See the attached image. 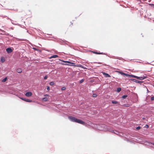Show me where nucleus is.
I'll use <instances>...</instances> for the list:
<instances>
[{"label": "nucleus", "mask_w": 154, "mask_h": 154, "mask_svg": "<svg viewBox=\"0 0 154 154\" xmlns=\"http://www.w3.org/2000/svg\"><path fill=\"white\" fill-rule=\"evenodd\" d=\"M118 69V70H116V72H117L119 74L121 75L124 77H133L137 79L140 80H142L146 79L147 78L146 76H138L132 74H129L128 73H125L122 72V70H119V69Z\"/></svg>", "instance_id": "1"}, {"label": "nucleus", "mask_w": 154, "mask_h": 154, "mask_svg": "<svg viewBox=\"0 0 154 154\" xmlns=\"http://www.w3.org/2000/svg\"><path fill=\"white\" fill-rule=\"evenodd\" d=\"M68 118L72 122H76L83 125H84L85 124V122H84L82 120L78 119L75 117L70 116Z\"/></svg>", "instance_id": "2"}, {"label": "nucleus", "mask_w": 154, "mask_h": 154, "mask_svg": "<svg viewBox=\"0 0 154 154\" xmlns=\"http://www.w3.org/2000/svg\"><path fill=\"white\" fill-rule=\"evenodd\" d=\"M129 81H130L134 82L136 83L140 84H141V83L143 82V81H139L138 80H137L136 79H129Z\"/></svg>", "instance_id": "3"}, {"label": "nucleus", "mask_w": 154, "mask_h": 154, "mask_svg": "<svg viewBox=\"0 0 154 154\" xmlns=\"http://www.w3.org/2000/svg\"><path fill=\"white\" fill-rule=\"evenodd\" d=\"M147 130H145L144 129H142L140 130V132L142 134H143L147 135L149 134V132H147Z\"/></svg>", "instance_id": "4"}, {"label": "nucleus", "mask_w": 154, "mask_h": 154, "mask_svg": "<svg viewBox=\"0 0 154 154\" xmlns=\"http://www.w3.org/2000/svg\"><path fill=\"white\" fill-rule=\"evenodd\" d=\"M145 143H146L147 144H146V145H147L149 146L150 147H151L154 149V147H153L151 145V143H152V142H150L149 140H146L145 141Z\"/></svg>", "instance_id": "5"}, {"label": "nucleus", "mask_w": 154, "mask_h": 154, "mask_svg": "<svg viewBox=\"0 0 154 154\" xmlns=\"http://www.w3.org/2000/svg\"><path fill=\"white\" fill-rule=\"evenodd\" d=\"M25 94L26 96L29 97L31 96L32 95V94L31 92H26Z\"/></svg>", "instance_id": "6"}, {"label": "nucleus", "mask_w": 154, "mask_h": 154, "mask_svg": "<svg viewBox=\"0 0 154 154\" xmlns=\"http://www.w3.org/2000/svg\"><path fill=\"white\" fill-rule=\"evenodd\" d=\"M6 51L8 53H11L12 52V50L10 48H8L6 49Z\"/></svg>", "instance_id": "7"}, {"label": "nucleus", "mask_w": 154, "mask_h": 154, "mask_svg": "<svg viewBox=\"0 0 154 154\" xmlns=\"http://www.w3.org/2000/svg\"><path fill=\"white\" fill-rule=\"evenodd\" d=\"M102 73L104 75L106 78L110 77V76L107 73H106L105 72H103Z\"/></svg>", "instance_id": "8"}, {"label": "nucleus", "mask_w": 154, "mask_h": 154, "mask_svg": "<svg viewBox=\"0 0 154 154\" xmlns=\"http://www.w3.org/2000/svg\"><path fill=\"white\" fill-rule=\"evenodd\" d=\"M134 97L135 99V100L136 102L138 101V97L137 96V94L134 93Z\"/></svg>", "instance_id": "9"}, {"label": "nucleus", "mask_w": 154, "mask_h": 154, "mask_svg": "<svg viewBox=\"0 0 154 154\" xmlns=\"http://www.w3.org/2000/svg\"><path fill=\"white\" fill-rule=\"evenodd\" d=\"M121 90V88L120 87L117 88L116 89V92L119 93Z\"/></svg>", "instance_id": "10"}, {"label": "nucleus", "mask_w": 154, "mask_h": 154, "mask_svg": "<svg viewBox=\"0 0 154 154\" xmlns=\"http://www.w3.org/2000/svg\"><path fill=\"white\" fill-rule=\"evenodd\" d=\"M128 97V95H124L122 96L121 97V98L123 100L126 99Z\"/></svg>", "instance_id": "11"}, {"label": "nucleus", "mask_w": 154, "mask_h": 154, "mask_svg": "<svg viewBox=\"0 0 154 154\" xmlns=\"http://www.w3.org/2000/svg\"><path fill=\"white\" fill-rule=\"evenodd\" d=\"M22 70L21 69L18 68L17 69V72L19 73H20L22 72Z\"/></svg>", "instance_id": "12"}, {"label": "nucleus", "mask_w": 154, "mask_h": 154, "mask_svg": "<svg viewBox=\"0 0 154 154\" xmlns=\"http://www.w3.org/2000/svg\"><path fill=\"white\" fill-rule=\"evenodd\" d=\"M141 128H142L140 126H138L136 127L135 130L137 131Z\"/></svg>", "instance_id": "13"}, {"label": "nucleus", "mask_w": 154, "mask_h": 154, "mask_svg": "<svg viewBox=\"0 0 154 154\" xmlns=\"http://www.w3.org/2000/svg\"><path fill=\"white\" fill-rule=\"evenodd\" d=\"M58 57V56L57 55H53L51 56L50 57V58H56L57 57Z\"/></svg>", "instance_id": "14"}, {"label": "nucleus", "mask_w": 154, "mask_h": 154, "mask_svg": "<svg viewBox=\"0 0 154 154\" xmlns=\"http://www.w3.org/2000/svg\"><path fill=\"white\" fill-rule=\"evenodd\" d=\"M48 98L47 97H44L42 98V100L43 101H47L48 100Z\"/></svg>", "instance_id": "15"}, {"label": "nucleus", "mask_w": 154, "mask_h": 154, "mask_svg": "<svg viewBox=\"0 0 154 154\" xmlns=\"http://www.w3.org/2000/svg\"><path fill=\"white\" fill-rule=\"evenodd\" d=\"M5 61V58L4 57H2L1 58V61L2 62H4Z\"/></svg>", "instance_id": "16"}, {"label": "nucleus", "mask_w": 154, "mask_h": 154, "mask_svg": "<svg viewBox=\"0 0 154 154\" xmlns=\"http://www.w3.org/2000/svg\"><path fill=\"white\" fill-rule=\"evenodd\" d=\"M123 106L125 107H129L130 105L129 104L127 103L124 104Z\"/></svg>", "instance_id": "17"}, {"label": "nucleus", "mask_w": 154, "mask_h": 154, "mask_svg": "<svg viewBox=\"0 0 154 154\" xmlns=\"http://www.w3.org/2000/svg\"><path fill=\"white\" fill-rule=\"evenodd\" d=\"M7 80V78L5 77V78L4 79H2V82H4L6 81Z\"/></svg>", "instance_id": "18"}, {"label": "nucleus", "mask_w": 154, "mask_h": 154, "mask_svg": "<svg viewBox=\"0 0 154 154\" xmlns=\"http://www.w3.org/2000/svg\"><path fill=\"white\" fill-rule=\"evenodd\" d=\"M116 59H119V60H123V59L121 57H116Z\"/></svg>", "instance_id": "19"}, {"label": "nucleus", "mask_w": 154, "mask_h": 154, "mask_svg": "<svg viewBox=\"0 0 154 154\" xmlns=\"http://www.w3.org/2000/svg\"><path fill=\"white\" fill-rule=\"evenodd\" d=\"M149 127V125L147 124H146L143 127V128H148Z\"/></svg>", "instance_id": "20"}, {"label": "nucleus", "mask_w": 154, "mask_h": 154, "mask_svg": "<svg viewBox=\"0 0 154 154\" xmlns=\"http://www.w3.org/2000/svg\"><path fill=\"white\" fill-rule=\"evenodd\" d=\"M26 102H32V100L26 99Z\"/></svg>", "instance_id": "21"}, {"label": "nucleus", "mask_w": 154, "mask_h": 154, "mask_svg": "<svg viewBox=\"0 0 154 154\" xmlns=\"http://www.w3.org/2000/svg\"><path fill=\"white\" fill-rule=\"evenodd\" d=\"M64 62H65L67 63H70V64H74L73 63L70 62L68 61H64Z\"/></svg>", "instance_id": "22"}, {"label": "nucleus", "mask_w": 154, "mask_h": 154, "mask_svg": "<svg viewBox=\"0 0 154 154\" xmlns=\"http://www.w3.org/2000/svg\"><path fill=\"white\" fill-rule=\"evenodd\" d=\"M148 5H149L151 6V7H152L153 8V6H154V4H153L148 3Z\"/></svg>", "instance_id": "23"}, {"label": "nucleus", "mask_w": 154, "mask_h": 154, "mask_svg": "<svg viewBox=\"0 0 154 154\" xmlns=\"http://www.w3.org/2000/svg\"><path fill=\"white\" fill-rule=\"evenodd\" d=\"M84 81V79H82L79 82V83L80 84H81Z\"/></svg>", "instance_id": "24"}, {"label": "nucleus", "mask_w": 154, "mask_h": 154, "mask_svg": "<svg viewBox=\"0 0 154 154\" xmlns=\"http://www.w3.org/2000/svg\"><path fill=\"white\" fill-rule=\"evenodd\" d=\"M50 84L51 85H53L54 84V83L53 82H50Z\"/></svg>", "instance_id": "25"}, {"label": "nucleus", "mask_w": 154, "mask_h": 154, "mask_svg": "<svg viewBox=\"0 0 154 154\" xmlns=\"http://www.w3.org/2000/svg\"><path fill=\"white\" fill-rule=\"evenodd\" d=\"M94 53L96 54H102V53H101L97 52H94Z\"/></svg>", "instance_id": "26"}, {"label": "nucleus", "mask_w": 154, "mask_h": 154, "mask_svg": "<svg viewBox=\"0 0 154 154\" xmlns=\"http://www.w3.org/2000/svg\"><path fill=\"white\" fill-rule=\"evenodd\" d=\"M66 89V87H63L62 88H61V90H62V91H64V90H65Z\"/></svg>", "instance_id": "27"}, {"label": "nucleus", "mask_w": 154, "mask_h": 154, "mask_svg": "<svg viewBox=\"0 0 154 154\" xmlns=\"http://www.w3.org/2000/svg\"><path fill=\"white\" fill-rule=\"evenodd\" d=\"M154 100V96H153L151 97V100L153 101Z\"/></svg>", "instance_id": "28"}, {"label": "nucleus", "mask_w": 154, "mask_h": 154, "mask_svg": "<svg viewBox=\"0 0 154 154\" xmlns=\"http://www.w3.org/2000/svg\"><path fill=\"white\" fill-rule=\"evenodd\" d=\"M97 96V95L96 94H93L92 95V97H96Z\"/></svg>", "instance_id": "29"}, {"label": "nucleus", "mask_w": 154, "mask_h": 154, "mask_svg": "<svg viewBox=\"0 0 154 154\" xmlns=\"http://www.w3.org/2000/svg\"><path fill=\"white\" fill-rule=\"evenodd\" d=\"M20 99H21L22 100H23L25 101H26V98H21Z\"/></svg>", "instance_id": "30"}, {"label": "nucleus", "mask_w": 154, "mask_h": 154, "mask_svg": "<svg viewBox=\"0 0 154 154\" xmlns=\"http://www.w3.org/2000/svg\"><path fill=\"white\" fill-rule=\"evenodd\" d=\"M47 89L48 91L50 90V87L49 86H47Z\"/></svg>", "instance_id": "31"}, {"label": "nucleus", "mask_w": 154, "mask_h": 154, "mask_svg": "<svg viewBox=\"0 0 154 154\" xmlns=\"http://www.w3.org/2000/svg\"><path fill=\"white\" fill-rule=\"evenodd\" d=\"M47 78H48V76H47V75H45V76L44 77V79H47Z\"/></svg>", "instance_id": "32"}, {"label": "nucleus", "mask_w": 154, "mask_h": 154, "mask_svg": "<svg viewBox=\"0 0 154 154\" xmlns=\"http://www.w3.org/2000/svg\"><path fill=\"white\" fill-rule=\"evenodd\" d=\"M110 131L111 132L113 133H115V132L113 130H111Z\"/></svg>", "instance_id": "33"}, {"label": "nucleus", "mask_w": 154, "mask_h": 154, "mask_svg": "<svg viewBox=\"0 0 154 154\" xmlns=\"http://www.w3.org/2000/svg\"><path fill=\"white\" fill-rule=\"evenodd\" d=\"M146 88L147 89V93H149V92H150V91L148 90V89L147 88Z\"/></svg>", "instance_id": "34"}, {"label": "nucleus", "mask_w": 154, "mask_h": 154, "mask_svg": "<svg viewBox=\"0 0 154 154\" xmlns=\"http://www.w3.org/2000/svg\"><path fill=\"white\" fill-rule=\"evenodd\" d=\"M112 103H116V101H112Z\"/></svg>", "instance_id": "35"}, {"label": "nucleus", "mask_w": 154, "mask_h": 154, "mask_svg": "<svg viewBox=\"0 0 154 154\" xmlns=\"http://www.w3.org/2000/svg\"><path fill=\"white\" fill-rule=\"evenodd\" d=\"M151 143V144L154 145V143H153V142H152V143Z\"/></svg>", "instance_id": "36"}, {"label": "nucleus", "mask_w": 154, "mask_h": 154, "mask_svg": "<svg viewBox=\"0 0 154 154\" xmlns=\"http://www.w3.org/2000/svg\"><path fill=\"white\" fill-rule=\"evenodd\" d=\"M142 119L143 120L145 119V118L143 117L142 118Z\"/></svg>", "instance_id": "37"}, {"label": "nucleus", "mask_w": 154, "mask_h": 154, "mask_svg": "<svg viewBox=\"0 0 154 154\" xmlns=\"http://www.w3.org/2000/svg\"><path fill=\"white\" fill-rule=\"evenodd\" d=\"M45 96H48V94H45L44 95Z\"/></svg>", "instance_id": "38"}, {"label": "nucleus", "mask_w": 154, "mask_h": 154, "mask_svg": "<svg viewBox=\"0 0 154 154\" xmlns=\"http://www.w3.org/2000/svg\"><path fill=\"white\" fill-rule=\"evenodd\" d=\"M104 127V125H101V127Z\"/></svg>", "instance_id": "39"}, {"label": "nucleus", "mask_w": 154, "mask_h": 154, "mask_svg": "<svg viewBox=\"0 0 154 154\" xmlns=\"http://www.w3.org/2000/svg\"><path fill=\"white\" fill-rule=\"evenodd\" d=\"M103 128L102 129V128H101V129H100L99 130H103Z\"/></svg>", "instance_id": "40"}, {"label": "nucleus", "mask_w": 154, "mask_h": 154, "mask_svg": "<svg viewBox=\"0 0 154 154\" xmlns=\"http://www.w3.org/2000/svg\"><path fill=\"white\" fill-rule=\"evenodd\" d=\"M143 85L144 86V87H144V88H147V87H146L144 85Z\"/></svg>", "instance_id": "41"}, {"label": "nucleus", "mask_w": 154, "mask_h": 154, "mask_svg": "<svg viewBox=\"0 0 154 154\" xmlns=\"http://www.w3.org/2000/svg\"><path fill=\"white\" fill-rule=\"evenodd\" d=\"M118 103V102L117 101H116V104H117Z\"/></svg>", "instance_id": "42"}, {"label": "nucleus", "mask_w": 154, "mask_h": 154, "mask_svg": "<svg viewBox=\"0 0 154 154\" xmlns=\"http://www.w3.org/2000/svg\"><path fill=\"white\" fill-rule=\"evenodd\" d=\"M116 135H117V134L118 135V133H116Z\"/></svg>", "instance_id": "43"}, {"label": "nucleus", "mask_w": 154, "mask_h": 154, "mask_svg": "<svg viewBox=\"0 0 154 154\" xmlns=\"http://www.w3.org/2000/svg\"><path fill=\"white\" fill-rule=\"evenodd\" d=\"M137 0V1H139V0Z\"/></svg>", "instance_id": "44"}, {"label": "nucleus", "mask_w": 154, "mask_h": 154, "mask_svg": "<svg viewBox=\"0 0 154 154\" xmlns=\"http://www.w3.org/2000/svg\"><path fill=\"white\" fill-rule=\"evenodd\" d=\"M148 71V72H149V71H149V70H148V71Z\"/></svg>", "instance_id": "45"}, {"label": "nucleus", "mask_w": 154, "mask_h": 154, "mask_svg": "<svg viewBox=\"0 0 154 154\" xmlns=\"http://www.w3.org/2000/svg\"><path fill=\"white\" fill-rule=\"evenodd\" d=\"M154 6H153V8H154Z\"/></svg>", "instance_id": "46"}]
</instances>
